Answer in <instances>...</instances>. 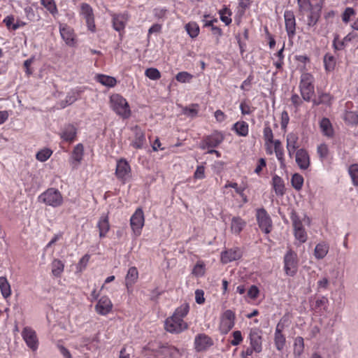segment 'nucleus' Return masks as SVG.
<instances>
[{"mask_svg":"<svg viewBox=\"0 0 358 358\" xmlns=\"http://www.w3.org/2000/svg\"><path fill=\"white\" fill-rule=\"evenodd\" d=\"M315 78L313 74L304 72L300 77L299 91L303 101L309 102L315 94Z\"/></svg>","mask_w":358,"mask_h":358,"instance_id":"1","label":"nucleus"},{"mask_svg":"<svg viewBox=\"0 0 358 358\" xmlns=\"http://www.w3.org/2000/svg\"><path fill=\"white\" fill-rule=\"evenodd\" d=\"M110 105L113 110L123 119L131 116L130 106L125 98L119 94H114L110 97Z\"/></svg>","mask_w":358,"mask_h":358,"instance_id":"2","label":"nucleus"},{"mask_svg":"<svg viewBox=\"0 0 358 358\" xmlns=\"http://www.w3.org/2000/svg\"><path fill=\"white\" fill-rule=\"evenodd\" d=\"M38 201L47 206L57 208L63 203V196L61 192L56 188L50 187L41 194L38 197Z\"/></svg>","mask_w":358,"mask_h":358,"instance_id":"3","label":"nucleus"},{"mask_svg":"<svg viewBox=\"0 0 358 358\" xmlns=\"http://www.w3.org/2000/svg\"><path fill=\"white\" fill-rule=\"evenodd\" d=\"M188 328L189 325L184 320L180 319L173 315L167 317L164 322V329L171 334H178Z\"/></svg>","mask_w":358,"mask_h":358,"instance_id":"4","label":"nucleus"},{"mask_svg":"<svg viewBox=\"0 0 358 358\" xmlns=\"http://www.w3.org/2000/svg\"><path fill=\"white\" fill-rule=\"evenodd\" d=\"M236 321V313L231 310H227L220 315L219 330L222 334H228L234 327Z\"/></svg>","mask_w":358,"mask_h":358,"instance_id":"5","label":"nucleus"},{"mask_svg":"<svg viewBox=\"0 0 358 358\" xmlns=\"http://www.w3.org/2000/svg\"><path fill=\"white\" fill-rule=\"evenodd\" d=\"M292 222L294 236L300 243H304L308 239V235L299 215L293 212L290 216Z\"/></svg>","mask_w":358,"mask_h":358,"instance_id":"6","label":"nucleus"},{"mask_svg":"<svg viewBox=\"0 0 358 358\" xmlns=\"http://www.w3.org/2000/svg\"><path fill=\"white\" fill-rule=\"evenodd\" d=\"M131 174V169L129 163L124 158L117 159L115 175L116 178L125 184Z\"/></svg>","mask_w":358,"mask_h":358,"instance_id":"7","label":"nucleus"},{"mask_svg":"<svg viewBox=\"0 0 358 358\" xmlns=\"http://www.w3.org/2000/svg\"><path fill=\"white\" fill-rule=\"evenodd\" d=\"M298 268L297 254L292 250H289L284 257V269L285 273L294 276Z\"/></svg>","mask_w":358,"mask_h":358,"instance_id":"8","label":"nucleus"},{"mask_svg":"<svg viewBox=\"0 0 358 358\" xmlns=\"http://www.w3.org/2000/svg\"><path fill=\"white\" fill-rule=\"evenodd\" d=\"M248 339L249 341L250 346L255 351V353H260L263 349V337L262 331L257 328L253 327L250 329Z\"/></svg>","mask_w":358,"mask_h":358,"instance_id":"9","label":"nucleus"},{"mask_svg":"<svg viewBox=\"0 0 358 358\" xmlns=\"http://www.w3.org/2000/svg\"><path fill=\"white\" fill-rule=\"evenodd\" d=\"M21 335L29 348L34 352L38 350L39 341L35 330L30 327H25L23 328Z\"/></svg>","mask_w":358,"mask_h":358,"instance_id":"10","label":"nucleus"},{"mask_svg":"<svg viewBox=\"0 0 358 358\" xmlns=\"http://www.w3.org/2000/svg\"><path fill=\"white\" fill-rule=\"evenodd\" d=\"M256 217L261 230L269 234L272 230V220L267 211L264 208L257 209Z\"/></svg>","mask_w":358,"mask_h":358,"instance_id":"11","label":"nucleus"},{"mask_svg":"<svg viewBox=\"0 0 358 358\" xmlns=\"http://www.w3.org/2000/svg\"><path fill=\"white\" fill-rule=\"evenodd\" d=\"M214 345L213 339L204 333H200L195 336L194 347L196 352H206Z\"/></svg>","mask_w":358,"mask_h":358,"instance_id":"12","label":"nucleus"},{"mask_svg":"<svg viewBox=\"0 0 358 358\" xmlns=\"http://www.w3.org/2000/svg\"><path fill=\"white\" fill-rule=\"evenodd\" d=\"M145 223L143 210L138 208L130 218V225L135 236H138L141 234Z\"/></svg>","mask_w":358,"mask_h":358,"instance_id":"13","label":"nucleus"},{"mask_svg":"<svg viewBox=\"0 0 358 358\" xmlns=\"http://www.w3.org/2000/svg\"><path fill=\"white\" fill-rule=\"evenodd\" d=\"M80 15L85 20L88 30L92 33L95 32L96 25L92 6L87 3H82L80 4Z\"/></svg>","mask_w":358,"mask_h":358,"instance_id":"14","label":"nucleus"},{"mask_svg":"<svg viewBox=\"0 0 358 358\" xmlns=\"http://www.w3.org/2000/svg\"><path fill=\"white\" fill-rule=\"evenodd\" d=\"M59 33L65 43L69 47H75L77 44V36L73 28L66 24L59 25Z\"/></svg>","mask_w":358,"mask_h":358,"instance_id":"15","label":"nucleus"},{"mask_svg":"<svg viewBox=\"0 0 358 358\" xmlns=\"http://www.w3.org/2000/svg\"><path fill=\"white\" fill-rule=\"evenodd\" d=\"M243 256V252L238 247H234L225 250L221 252V262L227 264L231 262L240 259Z\"/></svg>","mask_w":358,"mask_h":358,"instance_id":"16","label":"nucleus"},{"mask_svg":"<svg viewBox=\"0 0 358 358\" xmlns=\"http://www.w3.org/2000/svg\"><path fill=\"white\" fill-rule=\"evenodd\" d=\"M357 38V35L353 32L349 33L343 38H341L339 35L334 36L332 47L335 51L343 50L348 45L349 42Z\"/></svg>","mask_w":358,"mask_h":358,"instance_id":"17","label":"nucleus"},{"mask_svg":"<svg viewBox=\"0 0 358 358\" xmlns=\"http://www.w3.org/2000/svg\"><path fill=\"white\" fill-rule=\"evenodd\" d=\"M284 18L287 36L289 38H292L296 34V19L293 11L285 10Z\"/></svg>","mask_w":358,"mask_h":358,"instance_id":"18","label":"nucleus"},{"mask_svg":"<svg viewBox=\"0 0 358 358\" xmlns=\"http://www.w3.org/2000/svg\"><path fill=\"white\" fill-rule=\"evenodd\" d=\"M113 303L107 296H101L95 306L96 312L101 315H106L112 311Z\"/></svg>","mask_w":358,"mask_h":358,"instance_id":"19","label":"nucleus"},{"mask_svg":"<svg viewBox=\"0 0 358 358\" xmlns=\"http://www.w3.org/2000/svg\"><path fill=\"white\" fill-rule=\"evenodd\" d=\"M295 159L299 167L302 170H306L310 166V157L305 149H299L296 152Z\"/></svg>","mask_w":358,"mask_h":358,"instance_id":"20","label":"nucleus"},{"mask_svg":"<svg viewBox=\"0 0 358 358\" xmlns=\"http://www.w3.org/2000/svg\"><path fill=\"white\" fill-rule=\"evenodd\" d=\"M113 27L117 31H124L126 24L129 20L128 13H120L113 15Z\"/></svg>","mask_w":358,"mask_h":358,"instance_id":"21","label":"nucleus"},{"mask_svg":"<svg viewBox=\"0 0 358 358\" xmlns=\"http://www.w3.org/2000/svg\"><path fill=\"white\" fill-rule=\"evenodd\" d=\"M97 228L99 231V237L101 238L106 237L107 233L110 230L109 218L108 215H102L100 217L97 222Z\"/></svg>","mask_w":358,"mask_h":358,"instance_id":"22","label":"nucleus"},{"mask_svg":"<svg viewBox=\"0 0 358 358\" xmlns=\"http://www.w3.org/2000/svg\"><path fill=\"white\" fill-rule=\"evenodd\" d=\"M84 155V147L82 143L77 144L71 153V159L72 160L71 164L74 166L78 165L83 160Z\"/></svg>","mask_w":358,"mask_h":358,"instance_id":"23","label":"nucleus"},{"mask_svg":"<svg viewBox=\"0 0 358 358\" xmlns=\"http://www.w3.org/2000/svg\"><path fill=\"white\" fill-rule=\"evenodd\" d=\"M223 141V136H206L201 147L203 149L215 148Z\"/></svg>","mask_w":358,"mask_h":358,"instance_id":"24","label":"nucleus"},{"mask_svg":"<svg viewBox=\"0 0 358 358\" xmlns=\"http://www.w3.org/2000/svg\"><path fill=\"white\" fill-rule=\"evenodd\" d=\"M272 187L277 196H282L285 193V186L284 180L278 175L272 178Z\"/></svg>","mask_w":358,"mask_h":358,"instance_id":"25","label":"nucleus"},{"mask_svg":"<svg viewBox=\"0 0 358 358\" xmlns=\"http://www.w3.org/2000/svg\"><path fill=\"white\" fill-rule=\"evenodd\" d=\"M246 226V222L241 217H233L231 222V231L234 234H239Z\"/></svg>","mask_w":358,"mask_h":358,"instance_id":"26","label":"nucleus"},{"mask_svg":"<svg viewBox=\"0 0 358 358\" xmlns=\"http://www.w3.org/2000/svg\"><path fill=\"white\" fill-rule=\"evenodd\" d=\"M329 250V245L327 243L322 241L317 243L314 250V256L317 259H324Z\"/></svg>","mask_w":358,"mask_h":358,"instance_id":"27","label":"nucleus"},{"mask_svg":"<svg viewBox=\"0 0 358 358\" xmlns=\"http://www.w3.org/2000/svg\"><path fill=\"white\" fill-rule=\"evenodd\" d=\"M138 278V271L135 266L129 268L125 277V285L127 289L131 287Z\"/></svg>","mask_w":358,"mask_h":358,"instance_id":"28","label":"nucleus"},{"mask_svg":"<svg viewBox=\"0 0 358 358\" xmlns=\"http://www.w3.org/2000/svg\"><path fill=\"white\" fill-rule=\"evenodd\" d=\"M85 87H76L75 89H72L70 92H68L65 101L68 105H71L74 103L76 100L80 98L81 94L84 92Z\"/></svg>","mask_w":358,"mask_h":358,"instance_id":"29","label":"nucleus"},{"mask_svg":"<svg viewBox=\"0 0 358 358\" xmlns=\"http://www.w3.org/2000/svg\"><path fill=\"white\" fill-rule=\"evenodd\" d=\"M323 63L325 71L331 72L335 69L336 59L332 54L327 52L324 56Z\"/></svg>","mask_w":358,"mask_h":358,"instance_id":"30","label":"nucleus"},{"mask_svg":"<svg viewBox=\"0 0 358 358\" xmlns=\"http://www.w3.org/2000/svg\"><path fill=\"white\" fill-rule=\"evenodd\" d=\"M96 80L101 85L108 87H113L117 84V80L114 77L104 74L96 75Z\"/></svg>","mask_w":358,"mask_h":358,"instance_id":"31","label":"nucleus"},{"mask_svg":"<svg viewBox=\"0 0 358 358\" xmlns=\"http://www.w3.org/2000/svg\"><path fill=\"white\" fill-rule=\"evenodd\" d=\"M297 136H287V148L290 157L296 152V150L299 147L298 144Z\"/></svg>","mask_w":358,"mask_h":358,"instance_id":"32","label":"nucleus"},{"mask_svg":"<svg viewBox=\"0 0 358 358\" xmlns=\"http://www.w3.org/2000/svg\"><path fill=\"white\" fill-rule=\"evenodd\" d=\"M274 152L276 157L280 162V167L283 168L285 166V162L284 159V149L282 143L279 141H275L274 142Z\"/></svg>","mask_w":358,"mask_h":358,"instance_id":"33","label":"nucleus"},{"mask_svg":"<svg viewBox=\"0 0 358 358\" xmlns=\"http://www.w3.org/2000/svg\"><path fill=\"white\" fill-rule=\"evenodd\" d=\"M224 187L226 189L229 188V187L234 188L235 189L236 192L238 194H239L240 196L242 198L243 203H246L248 201V196L244 193L245 187H239L238 185V183L227 181V183L224 185Z\"/></svg>","mask_w":358,"mask_h":358,"instance_id":"34","label":"nucleus"},{"mask_svg":"<svg viewBox=\"0 0 358 358\" xmlns=\"http://www.w3.org/2000/svg\"><path fill=\"white\" fill-rule=\"evenodd\" d=\"M333 97L329 93L322 92L319 94L317 99L313 100V102L315 106L320 104L330 106Z\"/></svg>","mask_w":358,"mask_h":358,"instance_id":"35","label":"nucleus"},{"mask_svg":"<svg viewBox=\"0 0 358 358\" xmlns=\"http://www.w3.org/2000/svg\"><path fill=\"white\" fill-rule=\"evenodd\" d=\"M0 290L5 299L9 297L11 294L10 285L6 277H0Z\"/></svg>","mask_w":358,"mask_h":358,"instance_id":"36","label":"nucleus"},{"mask_svg":"<svg viewBox=\"0 0 358 358\" xmlns=\"http://www.w3.org/2000/svg\"><path fill=\"white\" fill-rule=\"evenodd\" d=\"M232 130L236 134H248L249 125L245 121H238L233 125Z\"/></svg>","mask_w":358,"mask_h":358,"instance_id":"37","label":"nucleus"},{"mask_svg":"<svg viewBox=\"0 0 358 358\" xmlns=\"http://www.w3.org/2000/svg\"><path fill=\"white\" fill-rule=\"evenodd\" d=\"M64 269V264L59 259H55L52 262V273L55 277H60Z\"/></svg>","mask_w":358,"mask_h":358,"instance_id":"38","label":"nucleus"},{"mask_svg":"<svg viewBox=\"0 0 358 358\" xmlns=\"http://www.w3.org/2000/svg\"><path fill=\"white\" fill-rule=\"evenodd\" d=\"M304 340L301 336H297L294 342V354L295 356L300 357L304 351Z\"/></svg>","mask_w":358,"mask_h":358,"instance_id":"39","label":"nucleus"},{"mask_svg":"<svg viewBox=\"0 0 358 358\" xmlns=\"http://www.w3.org/2000/svg\"><path fill=\"white\" fill-rule=\"evenodd\" d=\"M239 108L243 115H251L255 110V107H254L250 101L247 99L241 102Z\"/></svg>","mask_w":358,"mask_h":358,"instance_id":"40","label":"nucleus"},{"mask_svg":"<svg viewBox=\"0 0 358 358\" xmlns=\"http://www.w3.org/2000/svg\"><path fill=\"white\" fill-rule=\"evenodd\" d=\"M274 344L278 351H282L286 344V337L283 333H274Z\"/></svg>","mask_w":358,"mask_h":358,"instance_id":"41","label":"nucleus"},{"mask_svg":"<svg viewBox=\"0 0 358 358\" xmlns=\"http://www.w3.org/2000/svg\"><path fill=\"white\" fill-rule=\"evenodd\" d=\"M41 3L53 17L57 15L58 9L54 0H41Z\"/></svg>","mask_w":358,"mask_h":358,"instance_id":"42","label":"nucleus"},{"mask_svg":"<svg viewBox=\"0 0 358 358\" xmlns=\"http://www.w3.org/2000/svg\"><path fill=\"white\" fill-rule=\"evenodd\" d=\"M329 301L325 296H322L316 299L313 309L315 312L323 313L327 310Z\"/></svg>","mask_w":358,"mask_h":358,"instance_id":"43","label":"nucleus"},{"mask_svg":"<svg viewBox=\"0 0 358 358\" xmlns=\"http://www.w3.org/2000/svg\"><path fill=\"white\" fill-rule=\"evenodd\" d=\"M218 13L220 15V20L227 26L229 25L231 23L232 20L231 18V16L232 15V12L229 8L226 6L224 7L222 9L219 10Z\"/></svg>","mask_w":358,"mask_h":358,"instance_id":"44","label":"nucleus"},{"mask_svg":"<svg viewBox=\"0 0 358 358\" xmlns=\"http://www.w3.org/2000/svg\"><path fill=\"white\" fill-rule=\"evenodd\" d=\"M185 28L189 36L192 38H196L199 34V27L195 22H188Z\"/></svg>","mask_w":358,"mask_h":358,"instance_id":"45","label":"nucleus"},{"mask_svg":"<svg viewBox=\"0 0 358 358\" xmlns=\"http://www.w3.org/2000/svg\"><path fill=\"white\" fill-rule=\"evenodd\" d=\"M303 177L299 173H294L291 178V184L294 189L296 191H300L303 185Z\"/></svg>","mask_w":358,"mask_h":358,"instance_id":"46","label":"nucleus"},{"mask_svg":"<svg viewBox=\"0 0 358 358\" xmlns=\"http://www.w3.org/2000/svg\"><path fill=\"white\" fill-rule=\"evenodd\" d=\"M199 108V105L198 103H192L189 106L183 108L182 113L188 117H195L198 115Z\"/></svg>","mask_w":358,"mask_h":358,"instance_id":"47","label":"nucleus"},{"mask_svg":"<svg viewBox=\"0 0 358 358\" xmlns=\"http://www.w3.org/2000/svg\"><path fill=\"white\" fill-rule=\"evenodd\" d=\"M189 306L188 303H185L182 304L181 306H180L179 307H178L175 310L173 315L180 319L183 320V318L187 315V314L189 313Z\"/></svg>","mask_w":358,"mask_h":358,"instance_id":"48","label":"nucleus"},{"mask_svg":"<svg viewBox=\"0 0 358 358\" xmlns=\"http://www.w3.org/2000/svg\"><path fill=\"white\" fill-rule=\"evenodd\" d=\"M285 49V43H283L282 48L275 54L277 57V60L273 62V65L276 67L277 69L280 70L284 65V58L285 55L283 54Z\"/></svg>","mask_w":358,"mask_h":358,"instance_id":"49","label":"nucleus"},{"mask_svg":"<svg viewBox=\"0 0 358 358\" xmlns=\"http://www.w3.org/2000/svg\"><path fill=\"white\" fill-rule=\"evenodd\" d=\"M344 120L348 124H357L358 113L354 111H347L344 115Z\"/></svg>","mask_w":358,"mask_h":358,"instance_id":"50","label":"nucleus"},{"mask_svg":"<svg viewBox=\"0 0 358 358\" xmlns=\"http://www.w3.org/2000/svg\"><path fill=\"white\" fill-rule=\"evenodd\" d=\"M52 154V151L50 149L45 148L38 151L36 155L37 160L41 162L47 161Z\"/></svg>","mask_w":358,"mask_h":358,"instance_id":"51","label":"nucleus"},{"mask_svg":"<svg viewBox=\"0 0 358 358\" xmlns=\"http://www.w3.org/2000/svg\"><path fill=\"white\" fill-rule=\"evenodd\" d=\"M320 126L324 134H331L332 125L330 120L328 118H322L320 121Z\"/></svg>","mask_w":358,"mask_h":358,"instance_id":"52","label":"nucleus"},{"mask_svg":"<svg viewBox=\"0 0 358 358\" xmlns=\"http://www.w3.org/2000/svg\"><path fill=\"white\" fill-rule=\"evenodd\" d=\"M348 172L353 185L358 186V164H352L348 169Z\"/></svg>","mask_w":358,"mask_h":358,"instance_id":"53","label":"nucleus"},{"mask_svg":"<svg viewBox=\"0 0 358 358\" xmlns=\"http://www.w3.org/2000/svg\"><path fill=\"white\" fill-rule=\"evenodd\" d=\"M161 353L169 355L171 357H177L179 355V350L174 346H163L161 348Z\"/></svg>","mask_w":358,"mask_h":358,"instance_id":"54","label":"nucleus"},{"mask_svg":"<svg viewBox=\"0 0 358 358\" xmlns=\"http://www.w3.org/2000/svg\"><path fill=\"white\" fill-rule=\"evenodd\" d=\"M356 15V11L353 8L347 7L343 13H342L341 18L342 21L347 24L350 21L352 17Z\"/></svg>","mask_w":358,"mask_h":358,"instance_id":"55","label":"nucleus"},{"mask_svg":"<svg viewBox=\"0 0 358 358\" xmlns=\"http://www.w3.org/2000/svg\"><path fill=\"white\" fill-rule=\"evenodd\" d=\"M145 75L152 80H157L161 78V73L156 68L147 69L145 71Z\"/></svg>","mask_w":358,"mask_h":358,"instance_id":"56","label":"nucleus"},{"mask_svg":"<svg viewBox=\"0 0 358 358\" xmlns=\"http://www.w3.org/2000/svg\"><path fill=\"white\" fill-rule=\"evenodd\" d=\"M192 274L199 277L205 274V264L203 262H196L192 270Z\"/></svg>","mask_w":358,"mask_h":358,"instance_id":"57","label":"nucleus"},{"mask_svg":"<svg viewBox=\"0 0 358 358\" xmlns=\"http://www.w3.org/2000/svg\"><path fill=\"white\" fill-rule=\"evenodd\" d=\"M192 78V75L187 71L179 72L176 76L177 81L182 83L190 82Z\"/></svg>","mask_w":358,"mask_h":358,"instance_id":"58","label":"nucleus"},{"mask_svg":"<svg viewBox=\"0 0 358 358\" xmlns=\"http://www.w3.org/2000/svg\"><path fill=\"white\" fill-rule=\"evenodd\" d=\"M232 338H233L230 341V343L233 346H237L240 345L243 341V337L242 336L241 331L239 330L234 331L232 333Z\"/></svg>","mask_w":358,"mask_h":358,"instance_id":"59","label":"nucleus"},{"mask_svg":"<svg viewBox=\"0 0 358 358\" xmlns=\"http://www.w3.org/2000/svg\"><path fill=\"white\" fill-rule=\"evenodd\" d=\"M266 152L268 155H272L274 151V142L273 140V136H266Z\"/></svg>","mask_w":358,"mask_h":358,"instance_id":"60","label":"nucleus"},{"mask_svg":"<svg viewBox=\"0 0 358 358\" xmlns=\"http://www.w3.org/2000/svg\"><path fill=\"white\" fill-rule=\"evenodd\" d=\"M90 259V255L88 254L85 255L78 262L77 264V269L79 271H83L87 267V265Z\"/></svg>","mask_w":358,"mask_h":358,"instance_id":"61","label":"nucleus"},{"mask_svg":"<svg viewBox=\"0 0 358 358\" xmlns=\"http://www.w3.org/2000/svg\"><path fill=\"white\" fill-rule=\"evenodd\" d=\"M254 79V76L250 74L248 78L242 83L241 89L244 91H249L252 87V83Z\"/></svg>","mask_w":358,"mask_h":358,"instance_id":"62","label":"nucleus"},{"mask_svg":"<svg viewBox=\"0 0 358 358\" xmlns=\"http://www.w3.org/2000/svg\"><path fill=\"white\" fill-rule=\"evenodd\" d=\"M317 151L318 155L320 156V158L322 160L325 159L327 157L328 153H329L328 148H327V145H325V144H320L317 147Z\"/></svg>","mask_w":358,"mask_h":358,"instance_id":"63","label":"nucleus"},{"mask_svg":"<svg viewBox=\"0 0 358 358\" xmlns=\"http://www.w3.org/2000/svg\"><path fill=\"white\" fill-rule=\"evenodd\" d=\"M291 102L296 108H299L303 104V98L301 99L297 94H293L291 96Z\"/></svg>","mask_w":358,"mask_h":358,"instance_id":"64","label":"nucleus"}]
</instances>
